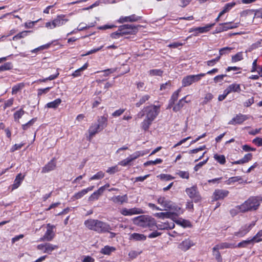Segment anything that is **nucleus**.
Here are the masks:
<instances>
[{
    "instance_id": "nucleus-5",
    "label": "nucleus",
    "mask_w": 262,
    "mask_h": 262,
    "mask_svg": "<svg viewBox=\"0 0 262 262\" xmlns=\"http://www.w3.org/2000/svg\"><path fill=\"white\" fill-rule=\"evenodd\" d=\"M69 19L65 18L63 15H58L52 22H47L45 24L46 27L50 29L60 27L65 24Z\"/></svg>"
},
{
    "instance_id": "nucleus-25",
    "label": "nucleus",
    "mask_w": 262,
    "mask_h": 262,
    "mask_svg": "<svg viewBox=\"0 0 262 262\" xmlns=\"http://www.w3.org/2000/svg\"><path fill=\"white\" fill-rule=\"evenodd\" d=\"M226 93H230L231 92L239 93L241 91L240 84L237 83H233L229 85L226 89Z\"/></svg>"
},
{
    "instance_id": "nucleus-2",
    "label": "nucleus",
    "mask_w": 262,
    "mask_h": 262,
    "mask_svg": "<svg viewBox=\"0 0 262 262\" xmlns=\"http://www.w3.org/2000/svg\"><path fill=\"white\" fill-rule=\"evenodd\" d=\"M133 222L138 226L148 228L151 231L156 230V221L150 216L142 215L135 217Z\"/></svg>"
},
{
    "instance_id": "nucleus-40",
    "label": "nucleus",
    "mask_w": 262,
    "mask_h": 262,
    "mask_svg": "<svg viewBox=\"0 0 262 262\" xmlns=\"http://www.w3.org/2000/svg\"><path fill=\"white\" fill-rule=\"evenodd\" d=\"M115 250V248L106 246L101 249V253L105 255H110L113 251H114Z\"/></svg>"
},
{
    "instance_id": "nucleus-44",
    "label": "nucleus",
    "mask_w": 262,
    "mask_h": 262,
    "mask_svg": "<svg viewBox=\"0 0 262 262\" xmlns=\"http://www.w3.org/2000/svg\"><path fill=\"white\" fill-rule=\"evenodd\" d=\"M181 89L180 88L175 91L171 96L170 100H171V103L173 102H175L178 99L179 93L181 92Z\"/></svg>"
},
{
    "instance_id": "nucleus-16",
    "label": "nucleus",
    "mask_w": 262,
    "mask_h": 262,
    "mask_svg": "<svg viewBox=\"0 0 262 262\" xmlns=\"http://www.w3.org/2000/svg\"><path fill=\"white\" fill-rule=\"evenodd\" d=\"M236 246L235 244L228 243H222L215 245L213 248V251L215 250L224 249L226 248H235Z\"/></svg>"
},
{
    "instance_id": "nucleus-6",
    "label": "nucleus",
    "mask_w": 262,
    "mask_h": 262,
    "mask_svg": "<svg viewBox=\"0 0 262 262\" xmlns=\"http://www.w3.org/2000/svg\"><path fill=\"white\" fill-rule=\"evenodd\" d=\"M185 191L189 197L194 203H199L201 201L202 198L196 185L187 188Z\"/></svg>"
},
{
    "instance_id": "nucleus-36",
    "label": "nucleus",
    "mask_w": 262,
    "mask_h": 262,
    "mask_svg": "<svg viewBox=\"0 0 262 262\" xmlns=\"http://www.w3.org/2000/svg\"><path fill=\"white\" fill-rule=\"evenodd\" d=\"M25 86L24 83H19L12 87V94L13 95L16 94L18 91L21 90Z\"/></svg>"
},
{
    "instance_id": "nucleus-52",
    "label": "nucleus",
    "mask_w": 262,
    "mask_h": 262,
    "mask_svg": "<svg viewBox=\"0 0 262 262\" xmlns=\"http://www.w3.org/2000/svg\"><path fill=\"white\" fill-rule=\"evenodd\" d=\"M144 155V154L143 152H142V151H138L134 152L132 155H130L129 157V158H130L131 160L133 161L134 160L137 159L140 156H142Z\"/></svg>"
},
{
    "instance_id": "nucleus-30",
    "label": "nucleus",
    "mask_w": 262,
    "mask_h": 262,
    "mask_svg": "<svg viewBox=\"0 0 262 262\" xmlns=\"http://www.w3.org/2000/svg\"><path fill=\"white\" fill-rule=\"evenodd\" d=\"M254 244V242L252 241V238L247 239V240H244L242 241L241 242L239 243L237 245H236V247L238 248H246L248 247V246L249 245H252L253 246Z\"/></svg>"
},
{
    "instance_id": "nucleus-24",
    "label": "nucleus",
    "mask_w": 262,
    "mask_h": 262,
    "mask_svg": "<svg viewBox=\"0 0 262 262\" xmlns=\"http://www.w3.org/2000/svg\"><path fill=\"white\" fill-rule=\"evenodd\" d=\"M101 130V129L97 125V123L92 124L89 129V137L92 138L96 134Z\"/></svg>"
},
{
    "instance_id": "nucleus-7",
    "label": "nucleus",
    "mask_w": 262,
    "mask_h": 262,
    "mask_svg": "<svg viewBox=\"0 0 262 262\" xmlns=\"http://www.w3.org/2000/svg\"><path fill=\"white\" fill-rule=\"evenodd\" d=\"M146 118L154 121L160 112V106L150 105L145 107Z\"/></svg>"
},
{
    "instance_id": "nucleus-38",
    "label": "nucleus",
    "mask_w": 262,
    "mask_h": 262,
    "mask_svg": "<svg viewBox=\"0 0 262 262\" xmlns=\"http://www.w3.org/2000/svg\"><path fill=\"white\" fill-rule=\"evenodd\" d=\"M25 113V112L23 110V108H20L18 111L15 112L13 115L14 121H18L20 118H21Z\"/></svg>"
},
{
    "instance_id": "nucleus-60",
    "label": "nucleus",
    "mask_w": 262,
    "mask_h": 262,
    "mask_svg": "<svg viewBox=\"0 0 262 262\" xmlns=\"http://www.w3.org/2000/svg\"><path fill=\"white\" fill-rule=\"evenodd\" d=\"M132 161L131 160L130 158H129V157H128L125 159L120 161L119 163V164L122 166H126L128 165H129L130 162H132Z\"/></svg>"
},
{
    "instance_id": "nucleus-3",
    "label": "nucleus",
    "mask_w": 262,
    "mask_h": 262,
    "mask_svg": "<svg viewBox=\"0 0 262 262\" xmlns=\"http://www.w3.org/2000/svg\"><path fill=\"white\" fill-rule=\"evenodd\" d=\"M259 206V201L255 197L250 198L243 204L240 205L239 208L243 212L249 211L256 210Z\"/></svg>"
},
{
    "instance_id": "nucleus-46",
    "label": "nucleus",
    "mask_w": 262,
    "mask_h": 262,
    "mask_svg": "<svg viewBox=\"0 0 262 262\" xmlns=\"http://www.w3.org/2000/svg\"><path fill=\"white\" fill-rule=\"evenodd\" d=\"M86 194V190H82L77 193H76L73 196L74 200H78L81 198L83 196Z\"/></svg>"
},
{
    "instance_id": "nucleus-31",
    "label": "nucleus",
    "mask_w": 262,
    "mask_h": 262,
    "mask_svg": "<svg viewBox=\"0 0 262 262\" xmlns=\"http://www.w3.org/2000/svg\"><path fill=\"white\" fill-rule=\"evenodd\" d=\"M89 64L88 63H85L82 67L79 68L78 69L75 71L74 73L72 74V76L74 77H77L81 75V73L86 69L88 67Z\"/></svg>"
},
{
    "instance_id": "nucleus-9",
    "label": "nucleus",
    "mask_w": 262,
    "mask_h": 262,
    "mask_svg": "<svg viewBox=\"0 0 262 262\" xmlns=\"http://www.w3.org/2000/svg\"><path fill=\"white\" fill-rule=\"evenodd\" d=\"M255 223L256 221H252L250 224L242 226L238 231L234 233V235L238 237H243L255 225Z\"/></svg>"
},
{
    "instance_id": "nucleus-12",
    "label": "nucleus",
    "mask_w": 262,
    "mask_h": 262,
    "mask_svg": "<svg viewBox=\"0 0 262 262\" xmlns=\"http://www.w3.org/2000/svg\"><path fill=\"white\" fill-rule=\"evenodd\" d=\"M120 212L121 214L124 216H130L134 214L143 213V211L142 209L136 207L130 209L124 208L121 210Z\"/></svg>"
},
{
    "instance_id": "nucleus-41",
    "label": "nucleus",
    "mask_w": 262,
    "mask_h": 262,
    "mask_svg": "<svg viewBox=\"0 0 262 262\" xmlns=\"http://www.w3.org/2000/svg\"><path fill=\"white\" fill-rule=\"evenodd\" d=\"M29 32H30V31H22V32L18 33L17 35H15L14 36H13L12 39L13 40H16L21 39L22 38H24L25 36H27L28 33Z\"/></svg>"
},
{
    "instance_id": "nucleus-19",
    "label": "nucleus",
    "mask_w": 262,
    "mask_h": 262,
    "mask_svg": "<svg viewBox=\"0 0 262 262\" xmlns=\"http://www.w3.org/2000/svg\"><path fill=\"white\" fill-rule=\"evenodd\" d=\"M187 96H185L182 99H181L178 103H177L173 107V111L175 112L179 111L184 105V104L186 103H188L190 101V100H187Z\"/></svg>"
},
{
    "instance_id": "nucleus-57",
    "label": "nucleus",
    "mask_w": 262,
    "mask_h": 262,
    "mask_svg": "<svg viewBox=\"0 0 262 262\" xmlns=\"http://www.w3.org/2000/svg\"><path fill=\"white\" fill-rule=\"evenodd\" d=\"M220 59V56H217L215 58L207 61V64L208 66H213Z\"/></svg>"
},
{
    "instance_id": "nucleus-37",
    "label": "nucleus",
    "mask_w": 262,
    "mask_h": 262,
    "mask_svg": "<svg viewBox=\"0 0 262 262\" xmlns=\"http://www.w3.org/2000/svg\"><path fill=\"white\" fill-rule=\"evenodd\" d=\"M243 59V52H239L236 53L235 55L232 56L231 61L232 62H236L242 60Z\"/></svg>"
},
{
    "instance_id": "nucleus-56",
    "label": "nucleus",
    "mask_w": 262,
    "mask_h": 262,
    "mask_svg": "<svg viewBox=\"0 0 262 262\" xmlns=\"http://www.w3.org/2000/svg\"><path fill=\"white\" fill-rule=\"evenodd\" d=\"M226 76H227L226 74L219 75L215 76L213 80L215 83L222 82L224 80V78Z\"/></svg>"
},
{
    "instance_id": "nucleus-55",
    "label": "nucleus",
    "mask_w": 262,
    "mask_h": 262,
    "mask_svg": "<svg viewBox=\"0 0 262 262\" xmlns=\"http://www.w3.org/2000/svg\"><path fill=\"white\" fill-rule=\"evenodd\" d=\"M240 205L237 206L235 208L232 209L230 210V214L232 216H235L239 212H243L242 209L239 208Z\"/></svg>"
},
{
    "instance_id": "nucleus-1",
    "label": "nucleus",
    "mask_w": 262,
    "mask_h": 262,
    "mask_svg": "<svg viewBox=\"0 0 262 262\" xmlns=\"http://www.w3.org/2000/svg\"><path fill=\"white\" fill-rule=\"evenodd\" d=\"M84 225L90 230L98 233H104L112 230V227L108 223L98 220H87L84 222Z\"/></svg>"
},
{
    "instance_id": "nucleus-54",
    "label": "nucleus",
    "mask_w": 262,
    "mask_h": 262,
    "mask_svg": "<svg viewBox=\"0 0 262 262\" xmlns=\"http://www.w3.org/2000/svg\"><path fill=\"white\" fill-rule=\"evenodd\" d=\"M59 75V73L58 72H56V73L55 74L50 75L49 77L44 78L42 79H39V81L41 82H46L47 80H52L55 79H56L58 76Z\"/></svg>"
},
{
    "instance_id": "nucleus-28",
    "label": "nucleus",
    "mask_w": 262,
    "mask_h": 262,
    "mask_svg": "<svg viewBox=\"0 0 262 262\" xmlns=\"http://www.w3.org/2000/svg\"><path fill=\"white\" fill-rule=\"evenodd\" d=\"M150 98V96L149 95H144L140 96L139 101L135 104L136 106L139 107L141 105L144 104L147 101H148Z\"/></svg>"
},
{
    "instance_id": "nucleus-8",
    "label": "nucleus",
    "mask_w": 262,
    "mask_h": 262,
    "mask_svg": "<svg viewBox=\"0 0 262 262\" xmlns=\"http://www.w3.org/2000/svg\"><path fill=\"white\" fill-rule=\"evenodd\" d=\"M139 25L135 26L133 25L126 24L120 26L122 34L123 35L127 34H135L138 31Z\"/></svg>"
},
{
    "instance_id": "nucleus-53",
    "label": "nucleus",
    "mask_w": 262,
    "mask_h": 262,
    "mask_svg": "<svg viewBox=\"0 0 262 262\" xmlns=\"http://www.w3.org/2000/svg\"><path fill=\"white\" fill-rule=\"evenodd\" d=\"M213 97V96L212 94H211V93L206 94L204 97V101L202 102L203 105L206 104L208 102H209L210 101H211Z\"/></svg>"
},
{
    "instance_id": "nucleus-21",
    "label": "nucleus",
    "mask_w": 262,
    "mask_h": 262,
    "mask_svg": "<svg viewBox=\"0 0 262 262\" xmlns=\"http://www.w3.org/2000/svg\"><path fill=\"white\" fill-rule=\"evenodd\" d=\"M48 228L43 238L47 241H51L54 237V233L53 230V226H50L49 224L48 225Z\"/></svg>"
},
{
    "instance_id": "nucleus-50",
    "label": "nucleus",
    "mask_w": 262,
    "mask_h": 262,
    "mask_svg": "<svg viewBox=\"0 0 262 262\" xmlns=\"http://www.w3.org/2000/svg\"><path fill=\"white\" fill-rule=\"evenodd\" d=\"M50 45H51V43H47V44L41 46L38 48H36L31 50V52L32 53H37V52H38L39 51L47 49L48 48H49Z\"/></svg>"
},
{
    "instance_id": "nucleus-17",
    "label": "nucleus",
    "mask_w": 262,
    "mask_h": 262,
    "mask_svg": "<svg viewBox=\"0 0 262 262\" xmlns=\"http://www.w3.org/2000/svg\"><path fill=\"white\" fill-rule=\"evenodd\" d=\"M25 175H23L21 173L18 174L14 181V183L12 185V190H13L17 189L21 184L25 178Z\"/></svg>"
},
{
    "instance_id": "nucleus-43",
    "label": "nucleus",
    "mask_w": 262,
    "mask_h": 262,
    "mask_svg": "<svg viewBox=\"0 0 262 262\" xmlns=\"http://www.w3.org/2000/svg\"><path fill=\"white\" fill-rule=\"evenodd\" d=\"M120 30H121V28L120 26L119 27L118 30L117 31L111 33V37L112 38L118 39V38H119L121 36H123V34H122V31H120Z\"/></svg>"
},
{
    "instance_id": "nucleus-23",
    "label": "nucleus",
    "mask_w": 262,
    "mask_h": 262,
    "mask_svg": "<svg viewBox=\"0 0 262 262\" xmlns=\"http://www.w3.org/2000/svg\"><path fill=\"white\" fill-rule=\"evenodd\" d=\"M193 242L189 239H186L183 241L179 245V248L184 251L188 250L192 246H193Z\"/></svg>"
},
{
    "instance_id": "nucleus-27",
    "label": "nucleus",
    "mask_w": 262,
    "mask_h": 262,
    "mask_svg": "<svg viewBox=\"0 0 262 262\" xmlns=\"http://www.w3.org/2000/svg\"><path fill=\"white\" fill-rule=\"evenodd\" d=\"M97 125L99 128L103 130L107 125V119L104 116H101L98 119Z\"/></svg>"
},
{
    "instance_id": "nucleus-11",
    "label": "nucleus",
    "mask_w": 262,
    "mask_h": 262,
    "mask_svg": "<svg viewBox=\"0 0 262 262\" xmlns=\"http://www.w3.org/2000/svg\"><path fill=\"white\" fill-rule=\"evenodd\" d=\"M250 118V116L238 114L229 122V124H240Z\"/></svg>"
},
{
    "instance_id": "nucleus-13",
    "label": "nucleus",
    "mask_w": 262,
    "mask_h": 262,
    "mask_svg": "<svg viewBox=\"0 0 262 262\" xmlns=\"http://www.w3.org/2000/svg\"><path fill=\"white\" fill-rule=\"evenodd\" d=\"M229 191L224 189H216L213 194V200L217 201L219 200H223L228 196Z\"/></svg>"
},
{
    "instance_id": "nucleus-47",
    "label": "nucleus",
    "mask_w": 262,
    "mask_h": 262,
    "mask_svg": "<svg viewBox=\"0 0 262 262\" xmlns=\"http://www.w3.org/2000/svg\"><path fill=\"white\" fill-rule=\"evenodd\" d=\"M262 236V230L259 231L254 236L252 239L253 241V242L258 243L262 241V238H260V237Z\"/></svg>"
},
{
    "instance_id": "nucleus-48",
    "label": "nucleus",
    "mask_w": 262,
    "mask_h": 262,
    "mask_svg": "<svg viewBox=\"0 0 262 262\" xmlns=\"http://www.w3.org/2000/svg\"><path fill=\"white\" fill-rule=\"evenodd\" d=\"M232 50V48L230 47H224L223 48H221L219 50V56L220 57L223 55H225L226 54L229 53L231 50Z\"/></svg>"
},
{
    "instance_id": "nucleus-22",
    "label": "nucleus",
    "mask_w": 262,
    "mask_h": 262,
    "mask_svg": "<svg viewBox=\"0 0 262 262\" xmlns=\"http://www.w3.org/2000/svg\"><path fill=\"white\" fill-rule=\"evenodd\" d=\"M129 239L134 241H144L146 239V236L138 233H133L129 235Z\"/></svg>"
},
{
    "instance_id": "nucleus-45",
    "label": "nucleus",
    "mask_w": 262,
    "mask_h": 262,
    "mask_svg": "<svg viewBox=\"0 0 262 262\" xmlns=\"http://www.w3.org/2000/svg\"><path fill=\"white\" fill-rule=\"evenodd\" d=\"M104 176V173L101 171H100L98 172L96 174L92 176L90 178V181L94 180H99L101 179H102Z\"/></svg>"
},
{
    "instance_id": "nucleus-34",
    "label": "nucleus",
    "mask_w": 262,
    "mask_h": 262,
    "mask_svg": "<svg viewBox=\"0 0 262 262\" xmlns=\"http://www.w3.org/2000/svg\"><path fill=\"white\" fill-rule=\"evenodd\" d=\"M152 121H153L151 120L150 119L145 118V119L141 123V128L145 131L147 130L150 125L151 124Z\"/></svg>"
},
{
    "instance_id": "nucleus-20",
    "label": "nucleus",
    "mask_w": 262,
    "mask_h": 262,
    "mask_svg": "<svg viewBox=\"0 0 262 262\" xmlns=\"http://www.w3.org/2000/svg\"><path fill=\"white\" fill-rule=\"evenodd\" d=\"M56 167V162L54 159L51 160L42 168V173H47L55 169Z\"/></svg>"
},
{
    "instance_id": "nucleus-4",
    "label": "nucleus",
    "mask_w": 262,
    "mask_h": 262,
    "mask_svg": "<svg viewBox=\"0 0 262 262\" xmlns=\"http://www.w3.org/2000/svg\"><path fill=\"white\" fill-rule=\"evenodd\" d=\"M205 74L201 73L197 75H190L184 77L182 81V86L186 87L190 85L193 83L200 80L202 77H204Z\"/></svg>"
},
{
    "instance_id": "nucleus-39",
    "label": "nucleus",
    "mask_w": 262,
    "mask_h": 262,
    "mask_svg": "<svg viewBox=\"0 0 262 262\" xmlns=\"http://www.w3.org/2000/svg\"><path fill=\"white\" fill-rule=\"evenodd\" d=\"M214 158L221 164H224L226 163V158L224 155L215 154Z\"/></svg>"
},
{
    "instance_id": "nucleus-61",
    "label": "nucleus",
    "mask_w": 262,
    "mask_h": 262,
    "mask_svg": "<svg viewBox=\"0 0 262 262\" xmlns=\"http://www.w3.org/2000/svg\"><path fill=\"white\" fill-rule=\"evenodd\" d=\"M178 174L183 179H188L189 178V173L187 171H179L178 172Z\"/></svg>"
},
{
    "instance_id": "nucleus-62",
    "label": "nucleus",
    "mask_w": 262,
    "mask_h": 262,
    "mask_svg": "<svg viewBox=\"0 0 262 262\" xmlns=\"http://www.w3.org/2000/svg\"><path fill=\"white\" fill-rule=\"evenodd\" d=\"M252 154L251 153L245 155V156L242 159V161H243V164L249 162L252 159Z\"/></svg>"
},
{
    "instance_id": "nucleus-14",
    "label": "nucleus",
    "mask_w": 262,
    "mask_h": 262,
    "mask_svg": "<svg viewBox=\"0 0 262 262\" xmlns=\"http://www.w3.org/2000/svg\"><path fill=\"white\" fill-rule=\"evenodd\" d=\"M141 18V17L133 14L128 16H121L118 19V22L120 24L125 22H135L138 21Z\"/></svg>"
},
{
    "instance_id": "nucleus-59",
    "label": "nucleus",
    "mask_w": 262,
    "mask_h": 262,
    "mask_svg": "<svg viewBox=\"0 0 262 262\" xmlns=\"http://www.w3.org/2000/svg\"><path fill=\"white\" fill-rule=\"evenodd\" d=\"M171 86V83L170 81L162 84L160 86V90H169Z\"/></svg>"
},
{
    "instance_id": "nucleus-18",
    "label": "nucleus",
    "mask_w": 262,
    "mask_h": 262,
    "mask_svg": "<svg viewBox=\"0 0 262 262\" xmlns=\"http://www.w3.org/2000/svg\"><path fill=\"white\" fill-rule=\"evenodd\" d=\"M174 227L173 223H169L168 222L161 223L160 224H157L156 229L158 230H168L173 229Z\"/></svg>"
},
{
    "instance_id": "nucleus-49",
    "label": "nucleus",
    "mask_w": 262,
    "mask_h": 262,
    "mask_svg": "<svg viewBox=\"0 0 262 262\" xmlns=\"http://www.w3.org/2000/svg\"><path fill=\"white\" fill-rule=\"evenodd\" d=\"M163 160L161 159H157L154 161H148L144 164L145 166H147L150 165H156L161 163Z\"/></svg>"
},
{
    "instance_id": "nucleus-15",
    "label": "nucleus",
    "mask_w": 262,
    "mask_h": 262,
    "mask_svg": "<svg viewBox=\"0 0 262 262\" xmlns=\"http://www.w3.org/2000/svg\"><path fill=\"white\" fill-rule=\"evenodd\" d=\"M215 24V23L213 24H207L204 27H197L192 28L190 30L189 32H192L193 31L196 32L197 33H203L207 32L210 30V29L213 27Z\"/></svg>"
},
{
    "instance_id": "nucleus-64",
    "label": "nucleus",
    "mask_w": 262,
    "mask_h": 262,
    "mask_svg": "<svg viewBox=\"0 0 262 262\" xmlns=\"http://www.w3.org/2000/svg\"><path fill=\"white\" fill-rule=\"evenodd\" d=\"M118 171H119L118 167L117 166H115L109 167L107 169L106 172H107L111 174H112Z\"/></svg>"
},
{
    "instance_id": "nucleus-29",
    "label": "nucleus",
    "mask_w": 262,
    "mask_h": 262,
    "mask_svg": "<svg viewBox=\"0 0 262 262\" xmlns=\"http://www.w3.org/2000/svg\"><path fill=\"white\" fill-rule=\"evenodd\" d=\"M102 193V190L98 189L90 196L89 198V201H94L95 200H97Z\"/></svg>"
},
{
    "instance_id": "nucleus-63",
    "label": "nucleus",
    "mask_w": 262,
    "mask_h": 262,
    "mask_svg": "<svg viewBox=\"0 0 262 262\" xmlns=\"http://www.w3.org/2000/svg\"><path fill=\"white\" fill-rule=\"evenodd\" d=\"M125 109L124 108H120L118 110H116L112 114V116L114 117H117L121 116L125 111Z\"/></svg>"
},
{
    "instance_id": "nucleus-58",
    "label": "nucleus",
    "mask_w": 262,
    "mask_h": 262,
    "mask_svg": "<svg viewBox=\"0 0 262 262\" xmlns=\"http://www.w3.org/2000/svg\"><path fill=\"white\" fill-rule=\"evenodd\" d=\"M235 2L227 3L224 6L223 9L227 12L231 10L235 5Z\"/></svg>"
},
{
    "instance_id": "nucleus-32",
    "label": "nucleus",
    "mask_w": 262,
    "mask_h": 262,
    "mask_svg": "<svg viewBox=\"0 0 262 262\" xmlns=\"http://www.w3.org/2000/svg\"><path fill=\"white\" fill-rule=\"evenodd\" d=\"M224 31L229 29L236 28L238 27L239 23H232V22H227L223 23Z\"/></svg>"
},
{
    "instance_id": "nucleus-33",
    "label": "nucleus",
    "mask_w": 262,
    "mask_h": 262,
    "mask_svg": "<svg viewBox=\"0 0 262 262\" xmlns=\"http://www.w3.org/2000/svg\"><path fill=\"white\" fill-rule=\"evenodd\" d=\"M61 100L60 98H58L53 101L48 103L47 104V107L48 108H56L61 103Z\"/></svg>"
},
{
    "instance_id": "nucleus-35",
    "label": "nucleus",
    "mask_w": 262,
    "mask_h": 262,
    "mask_svg": "<svg viewBox=\"0 0 262 262\" xmlns=\"http://www.w3.org/2000/svg\"><path fill=\"white\" fill-rule=\"evenodd\" d=\"M57 248L58 247L56 245H53L50 243H46L44 253L51 254L53 250H54L55 249H57Z\"/></svg>"
},
{
    "instance_id": "nucleus-26",
    "label": "nucleus",
    "mask_w": 262,
    "mask_h": 262,
    "mask_svg": "<svg viewBox=\"0 0 262 262\" xmlns=\"http://www.w3.org/2000/svg\"><path fill=\"white\" fill-rule=\"evenodd\" d=\"M128 200L126 194L124 195H117L115 196L112 198V201L115 203H120L121 204L124 202H127Z\"/></svg>"
},
{
    "instance_id": "nucleus-10",
    "label": "nucleus",
    "mask_w": 262,
    "mask_h": 262,
    "mask_svg": "<svg viewBox=\"0 0 262 262\" xmlns=\"http://www.w3.org/2000/svg\"><path fill=\"white\" fill-rule=\"evenodd\" d=\"M164 210H170L173 213H180L181 208L172 202L166 200L163 205Z\"/></svg>"
},
{
    "instance_id": "nucleus-42",
    "label": "nucleus",
    "mask_w": 262,
    "mask_h": 262,
    "mask_svg": "<svg viewBox=\"0 0 262 262\" xmlns=\"http://www.w3.org/2000/svg\"><path fill=\"white\" fill-rule=\"evenodd\" d=\"M13 66L11 62H8L0 66V72L10 70L12 69Z\"/></svg>"
},
{
    "instance_id": "nucleus-51",
    "label": "nucleus",
    "mask_w": 262,
    "mask_h": 262,
    "mask_svg": "<svg viewBox=\"0 0 262 262\" xmlns=\"http://www.w3.org/2000/svg\"><path fill=\"white\" fill-rule=\"evenodd\" d=\"M149 74L152 76H162L163 71L160 69H153L149 71Z\"/></svg>"
}]
</instances>
